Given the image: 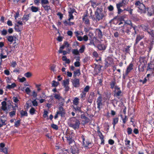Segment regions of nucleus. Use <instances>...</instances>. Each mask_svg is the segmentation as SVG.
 I'll list each match as a JSON object with an SVG mask.
<instances>
[{
	"instance_id": "obj_30",
	"label": "nucleus",
	"mask_w": 154,
	"mask_h": 154,
	"mask_svg": "<svg viewBox=\"0 0 154 154\" xmlns=\"http://www.w3.org/2000/svg\"><path fill=\"white\" fill-rule=\"evenodd\" d=\"M69 84V79H66L63 81L62 85L63 86L68 85Z\"/></svg>"
},
{
	"instance_id": "obj_52",
	"label": "nucleus",
	"mask_w": 154,
	"mask_h": 154,
	"mask_svg": "<svg viewBox=\"0 0 154 154\" xmlns=\"http://www.w3.org/2000/svg\"><path fill=\"white\" fill-rule=\"evenodd\" d=\"M35 110V109L32 107L29 110L30 113L32 115L34 113Z\"/></svg>"
},
{
	"instance_id": "obj_18",
	"label": "nucleus",
	"mask_w": 154,
	"mask_h": 154,
	"mask_svg": "<svg viewBox=\"0 0 154 154\" xmlns=\"http://www.w3.org/2000/svg\"><path fill=\"white\" fill-rule=\"evenodd\" d=\"M97 48L100 50H104L106 49V46L103 44L98 45Z\"/></svg>"
},
{
	"instance_id": "obj_17",
	"label": "nucleus",
	"mask_w": 154,
	"mask_h": 154,
	"mask_svg": "<svg viewBox=\"0 0 154 154\" xmlns=\"http://www.w3.org/2000/svg\"><path fill=\"white\" fill-rule=\"evenodd\" d=\"M148 12V14L149 16H151L154 14V10L153 8H147L146 11Z\"/></svg>"
},
{
	"instance_id": "obj_43",
	"label": "nucleus",
	"mask_w": 154,
	"mask_h": 154,
	"mask_svg": "<svg viewBox=\"0 0 154 154\" xmlns=\"http://www.w3.org/2000/svg\"><path fill=\"white\" fill-rule=\"evenodd\" d=\"M127 133L128 135H130L132 134V130L131 128H128L127 129Z\"/></svg>"
},
{
	"instance_id": "obj_54",
	"label": "nucleus",
	"mask_w": 154,
	"mask_h": 154,
	"mask_svg": "<svg viewBox=\"0 0 154 154\" xmlns=\"http://www.w3.org/2000/svg\"><path fill=\"white\" fill-rule=\"evenodd\" d=\"M108 10L109 11H112L114 10V7L113 6L111 5H110L108 7Z\"/></svg>"
},
{
	"instance_id": "obj_21",
	"label": "nucleus",
	"mask_w": 154,
	"mask_h": 154,
	"mask_svg": "<svg viewBox=\"0 0 154 154\" xmlns=\"http://www.w3.org/2000/svg\"><path fill=\"white\" fill-rule=\"evenodd\" d=\"M143 37L144 36L142 35L141 36L140 35H137L135 40V45L137 44L143 38Z\"/></svg>"
},
{
	"instance_id": "obj_7",
	"label": "nucleus",
	"mask_w": 154,
	"mask_h": 154,
	"mask_svg": "<svg viewBox=\"0 0 154 154\" xmlns=\"http://www.w3.org/2000/svg\"><path fill=\"white\" fill-rule=\"evenodd\" d=\"M124 5L121 2H119L116 4V8L118 10V13L119 14L122 12L123 11L120 8L123 6Z\"/></svg>"
},
{
	"instance_id": "obj_33",
	"label": "nucleus",
	"mask_w": 154,
	"mask_h": 154,
	"mask_svg": "<svg viewBox=\"0 0 154 154\" xmlns=\"http://www.w3.org/2000/svg\"><path fill=\"white\" fill-rule=\"evenodd\" d=\"M154 39H152V41H150L149 46V51H150L152 48L154 44Z\"/></svg>"
},
{
	"instance_id": "obj_38",
	"label": "nucleus",
	"mask_w": 154,
	"mask_h": 154,
	"mask_svg": "<svg viewBox=\"0 0 154 154\" xmlns=\"http://www.w3.org/2000/svg\"><path fill=\"white\" fill-rule=\"evenodd\" d=\"M124 11H128L130 14H132L133 9L130 8L128 7L127 8H125L124 9Z\"/></svg>"
},
{
	"instance_id": "obj_4",
	"label": "nucleus",
	"mask_w": 154,
	"mask_h": 154,
	"mask_svg": "<svg viewBox=\"0 0 154 154\" xmlns=\"http://www.w3.org/2000/svg\"><path fill=\"white\" fill-rule=\"evenodd\" d=\"M114 96L119 99H120V96L121 95L122 91L120 87L116 85L115 87V90L114 91Z\"/></svg>"
},
{
	"instance_id": "obj_50",
	"label": "nucleus",
	"mask_w": 154,
	"mask_h": 154,
	"mask_svg": "<svg viewBox=\"0 0 154 154\" xmlns=\"http://www.w3.org/2000/svg\"><path fill=\"white\" fill-rule=\"evenodd\" d=\"M130 47V46H128L125 48V51L126 53H129Z\"/></svg>"
},
{
	"instance_id": "obj_63",
	"label": "nucleus",
	"mask_w": 154,
	"mask_h": 154,
	"mask_svg": "<svg viewBox=\"0 0 154 154\" xmlns=\"http://www.w3.org/2000/svg\"><path fill=\"white\" fill-rule=\"evenodd\" d=\"M89 89V86L88 85L86 86V87L84 88V92H88Z\"/></svg>"
},
{
	"instance_id": "obj_19",
	"label": "nucleus",
	"mask_w": 154,
	"mask_h": 154,
	"mask_svg": "<svg viewBox=\"0 0 154 154\" xmlns=\"http://www.w3.org/2000/svg\"><path fill=\"white\" fill-rule=\"evenodd\" d=\"M42 6L43 8L44 9L45 11L48 12L50 10H51L50 5H48V4L42 5Z\"/></svg>"
},
{
	"instance_id": "obj_35",
	"label": "nucleus",
	"mask_w": 154,
	"mask_h": 154,
	"mask_svg": "<svg viewBox=\"0 0 154 154\" xmlns=\"http://www.w3.org/2000/svg\"><path fill=\"white\" fill-rule=\"evenodd\" d=\"M125 23L127 24L128 25H130L131 27L134 28V29H135V26H133L132 23L130 20H127L125 22Z\"/></svg>"
},
{
	"instance_id": "obj_49",
	"label": "nucleus",
	"mask_w": 154,
	"mask_h": 154,
	"mask_svg": "<svg viewBox=\"0 0 154 154\" xmlns=\"http://www.w3.org/2000/svg\"><path fill=\"white\" fill-rule=\"evenodd\" d=\"M0 151L3 152H4L5 154H8V149L6 148H5L4 149H1Z\"/></svg>"
},
{
	"instance_id": "obj_57",
	"label": "nucleus",
	"mask_w": 154,
	"mask_h": 154,
	"mask_svg": "<svg viewBox=\"0 0 154 154\" xmlns=\"http://www.w3.org/2000/svg\"><path fill=\"white\" fill-rule=\"evenodd\" d=\"M75 148L73 147V148H72L71 149V152L72 153V154H75V153H77V152L78 151V150H74V149Z\"/></svg>"
},
{
	"instance_id": "obj_58",
	"label": "nucleus",
	"mask_w": 154,
	"mask_h": 154,
	"mask_svg": "<svg viewBox=\"0 0 154 154\" xmlns=\"http://www.w3.org/2000/svg\"><path fill=\"white\" fill-rule=\"evenodd\" d=\"M108 143L109 144L112 145L114 143V141L113 140L110 139L109 140Z\"/></svg>"
},
{
	"instance_id": "obj_53",
	"label": "nucleus",
	"mask_w": 154,
	"mask_h": 154,
	"mask_svg": "<svg viewBox=\"0 0 154 154\" xmlns=\"http://www.w3.org/2000/svg\"><path fill=\"white\" fill-rule=\"evenodd\" d=\"M32 103L33 105L34 106H38V103L35 99L33 101H32Z\"/></svg>"
},
{
	"instance_id": "obj_12",
	"label": "nucleus",
	"mask_w": 154,
	"mask_h": 154,
	"mask_svg": "<svg viewBox=\"0 0 154 154\" xmlns=\"http://www.w3.org/2000/svg\"><path fill=\"white\" fill-rule=\"evenodd\" d=\"M81 117L83 121L85 122V123H88L90 121L89 119L84 114H81Z\"/></svg>"
},
{
	"instance_id": "obj_64",
	"label": "nucleus",
	"mask_w": 154,
	"mask_h": 154,
	"mask_svg": "<svg viewBox=\"0 0 154 154\" xmlns=\"http://www.w3.org/2000/svg\"><path fill=\"white\" fill-rule=\"evenodd\" d=\"M63 38V37L60 35L57 38V40L59 42H61L62 41Z\"/></svg>"
},
{
	"instance_id": "obj_8",
	"label": "nucleus",
	"mask_w": 154,
	"mask_h": 154,
	"mask_svg": "<svg viewBox=\"0 0 154 154\" xmlns=\"http://www.w3.org/2000/svg\"><path fill=\"white\" fill-rule=\"evenodd\" d=\"M97 134L98 136H99L101 140L100 144L104 145V137L103 136V135L102 133L100 131L99 128V129H97Z\"/></svg>"
},
{
	"instance_id": "obj_62",
	"label": "nucleus",
	"mask_w": 154,
	"mask_h": 154,
	"mask_svg": "<svg viewBox=\"0 0 154 154\" xmlns=\"http://www.w3.org/2000/svg\"><path fill=\"white\" fill-rule=\"evenodd\" d=\"M25 91L27 94H29L31 91L30 89L28 87H27L26 88Z\"/></svg>"
},
{
	"instance_id": "obj_20",
	"label": "nucleus",
	"mask_w": 154,
	"mask_h": 154,
	"mask_svg": "<svg viewBox=\"0 0 154 154\" xmlns=\"http://www.w3.org/2000/svg\"><path fill=\"white\" fill-rule=\"evenodd\" d=\"M139 62L142 65H146L147 64V61L145 58L144 57H141L139 59Z\"/></svg>"
},
{
	"instance_id": "obj_32",
	"label": "nucleus",
	"mask_w": 154,
	"mask_h": 154,
	"mask_svg": "<svg viewBox=\"0 0 154 154\" xmlns=\"http://www.w3.org/2000/svg\"><path fill=\"white\" fill-rule=\"evenodd\" d=\"M146 65H140L139 66L138 69L140 71L143 72L144 70V68L145 67Z\"/></svg>"
},
{
	"instance_id": "obj_46",
	"label": "nucleus",
	"mask_w": 154,
	"mask_h": 154,
	"mask_svg": "<svg viewBox=\"0 0 154 154\" xmlns=\"http://www.w3.org/2000/svg\"><path fill=\"white\" fill-rule=\"evenodd\" d=\"M99 30L98 33V37L100 38H101L102 36L103 35L102 34V32L101 31L100 29H98Z\"/></svg>"
},
{
	"instance_id": "obj_3",
	"label": "nucleus",
	"mask_w": 154,
	"mask_h": 154,
	"mask_svg": "<svg viewBox=\"0 0 154 154\" xmlns=\"http://www.w3.org/2000/svg\"><path fill=\"white\" fill-rule=\"evenodd\" d=\"M148 72L153 74L154 75V60L150 61L147 64L146 72Z\"/></svg>"
},
{
	"instance_id": "obj_31",
	"label": "nucleus",
	"mask_w": 154,
	"mask_h": 154,
	"mask_svg": "<svg viewBox=\"0 0 154 154\" xmlns=\"http://www.w3.org/2000/svg\"><path fill=\"white\" fill-rule=\"evenodd\" d=\"M80 70L79 69L75 71L74 72L73 74V77L75 78L76 77L77 75H80Z\"/></svg>"
},
{
	"instance_id": "obj_51",
	"label": "nucleus",
	"mask_w": 154,
	"mask_h": 154,
	"mask_svg": "<svg viewBox=\"0 0 154 154\" xmlns=\"http://www.w3.org/2000/svg\"><path fill=\"white\" fill-rule=\"evenodd\" d=\"M31 75L32 74L29 72H27L25 74V76L27 78H29L30 77Z\"/></svg>"
},
{
	"instance_id": "obj_34",
	"label": "nucleus",
	"mask_w": 154,
	"mask_h": 154,
	"mask_svg": "<svg viewBox=\"0 0 154 154\" xmlns=\"http://www.w3.org/2000/svg\"><path fill=\"white\" fill-rule=\"evenodd\" d=\"M41 4L42 5L48 4L49 3L48 0H40Z\"/></svg>"
},
{
	"instance_id": "obj_15",
	"label": "nucleus",
	"mask_w": 154,
	"mask_h": 154,
	"mask_svg": "<svg viewBox=\"0 0 154 154\" xmlns=\"http://www.w3.org/2000/svg\"><path fill=\"white\" fill-rule=\"evenodd\" d=\"M73 109L75 110V112L76 113H78L79 114V112H80L81 113L83 112L81 110V107L77 106V105L74 106Z\"/></svg>"
},
{
	"instance_id": "obj_22",
	"label": "nucleus",
	"mask_w": 154,
	"mask_h": 154,
	"mask_svg": "<svg viewBox=\"0 0 154 154\" xmlns=\"http://www.w3.org/2000/svg\"><path fill=\"white\" fill-rule=\"evenodd\" d=\"M70 20H69L68 19L67 20H66L64 22V24L65 25L67 26H71L73 25L74 23L70 22Z\"/></svg>"
},
{
	"instance_id": "obj_2",
	"label": "nucleus",
	"mask_w": 154,
	"mask_h": 154,
	"mask_svg": "<svg viewBox=\"0 0 154 154\" xmlns=\"http://www.w3.org/2000/svg\"><path fill=\"white\" fill-rule=\"evenodd\" d=\"M135 6L138 8V11L141 13H145L146 12V8L145 5L140 1H137L134 3Z\"/></svg>"
},
{
	"instance_id": "obj_45",
	"label": "nucleus",
	"mask_w": 154,
	"mask_h": 154,
	"mask_svg": "<svg viewBox=\"0 0 154 154\" xmlns=\"http://www.w3.org/2000/svg\"><path fill=\"white\" fill-rule=\"evenodd\" d=\"M66 139L67 140L69 141V144L71 143L73 141L72 138L71 137H70L69 136L67 137Z\"/></svg>"
},
{
	"instance_id": "obj_24",
	"label": "nucleus",
	"mask_w": 154,
	"mask_h": 154,
	"mask_svg": "<svg viewBox=\"0 0 154 154\" xmlns=\"http://www.w3.org/2000/svg\"><path fill=\"white\" fill-rule=\"evenodd\" d=\"M54 97L55 99L58 100H63V98L60 96V94H54Z\"/></svg>"
},
{
	"instance_id": "obj_55",
	"label": "nucleus",
	"mask_w": 154,
	"mask_h": 154,
	"mask_svg": "<svg viewBox=\"0 0 154 154\" xmlns=\"http://www.w3.org/2000/svg\"><path fill=\"white\" fill-rule=\"evenodd\" d=\"M51 127L53 129H55L56 130H57L58 129V127L56 125L53 124L51 125Z\"/></svg>"
},
{
	"instance_id": "obj_23",
	"label": "nucleus",
	"mask_w": 154,
	"mask_h": 154,
	"mask_svg": "<svg viewBox=\"0 0 154 154\" xmlns=\"http://www.w3.org/2000/svg\"><path fill=\"white\" fill-rule=\"evenodd\" d=\"M69 46V44L67 42L65 41L64 42L63 45L60 46V48L64 49L65 47L68 48Z\"/></svg>"
},
{
	"instance_id": "obj_14",
	"label": "nucleus",
	"mask_w": 154,
	"mask_h": 154,
	"mask_svg": "<svg viewBox=\"0 0 154 154\" xmlns=\"http://www.w3.org/2000/svg\"><path fill=\"white\" fill-rule=\"evenodd\" d=\"M151 35L152 39H154V29H145Z\"/></svg>"
},
{
	"instance_id": "obj_13",
	"label": "nucleus",
	"mask_w": 154,
	"mask_h": 154,
	"mask_svg": "<svg viewBox=\"0 0 154 154\" xmlns=\"http://www.w3.org/2000/svg\"><path fill=\"white\" fill-rule=\"evenodd\" d=\"M122 32H125L126 33H127V34L128 35L131 34L132 35H135L136 34V31H135V29H134V31L133 32H131L130 31V29H126L125 31L124 29H122Z\"/></svg>"
},
{
	"instance_id": "obj_44",
	"label": "nucleus",
	"mask_w": 154,
	"mask_h": 154,
	"mask_svg": "<svg viewBox=\"0 0 154 154\" xmlns=\"http://www.w3.org/2000/svg\"><path fill=\"white\" fill-rule=\"evenodd\" d=\"M8 40L9 42H12L14 40L13 37L12 36H8Z\"/></svg>"
},
{
	"instance_id": "obj_28",
	"label": "nucleus",
	"mask_w": 154,
	"mask_h": 154,
	"mask_svg": "<svg viewBox=\"0 0 154 154\" xmlns=\"http://www.w3.org/2000/svg\"><path fill=\"white\" fill-rule=\"evenodd\" d=\"M116 82L115 80L112 81L110 83V86L111 88L113 89V88H115V87L116 86Z\"/></svg>"
},
{
	"instance_id": "obj_11",
	"label": "nucleus",
	"mask_w": 154,
	"mask_h": 154,
	"mask_svg": "<svg viewBox=\"0 0 154 154\" xmlns=\"http://www.w3.org/2000/svg\"><path fill=\"white\" fill-rule=\"evenodd\" d=\"M100 11V12L99 13L98 11H97V19L98 20L102 19L104 16L103 12L102 11Z\"/></svg>"
},
{
	"instance_id": "obj_6",
	"label": "nucleus",
	"mask_w": 154,
	"mask_h": 154,
	"mask_svg": "<svg viewBox=\"0 0 154 154\" xmlns=\"http://www.w3.org/2000/svg\"><path fill=\"white\" fill-rule=\"evenodd\" d=\"M59 111L57 112V114L60 115L61 117H64L65 116V110L61 106H59Z\"/></svg>"
},
{
	"instance_id": "obj_36",
	"label": "nucleus",
	"mask_w": 154,
	"mask_h": 154,
	"mask_svg": "<svg viewBox=\"0 0 154 154\" xmlns=\"http://www.w3.org/2000/svg\"><path fill=\"white\" fill-rule=\"evenodd\" d=\"M16 86V85L14 83H13L11 85H8L6 87L8 89H10Z\"/></svg>"
},
{
	"instance_id": "obj_39",
	"label": "nucleus",
	"mask_w": 154,
	"mask_h": 154,
	"mask_svg": "<svg viewBox=\"0 0 154 154\" xmlns=\"http://www.w3.org/2000/svg\"><path fill=\"white\" fill-rule=\"evenodd\" d=\"M75 12V9L74 8H69V11H68L69 14H72L73 13Z\"/></svg>"
},
{
	"instance_id": "obj_41",
	"label": "nucleus",
	"mask_w": 154,
	"mask_h": 154,
	"mask_svg": "<svg viewBox=\"0 0 154 154\" xmlns=\"http://www.w3.org/2000/svg\"><path fill=\"white\" fill-rule=\"evenodd\" d=\"M79 99L77 98H75L73 100V104L75 106L77 105L79 103Z\"/></svg>"
},
{
	"instance_id": "obj_26",
	"label": "nucleus",
	"mask_w": 154,
	"mask_h": 154,
	"mask_svg": "<svg viewBox=\"0 0 154 154\" xmlns=\"http://www.w3.org/2000/svg\"><path fill=\"white\" fill-rule=\"evenodd\" d=\"M113 122L112 124L113 125V128H114L118 122L119 118L117 117L113 118Z\"/></svg>"
},
{
	"instance_id": "obj_40",
	"label": "nucleus",
	"mask_w": 154,
	"mask_h": 154,
	"mask_svg": "<svg viewBox=\"0 0 154 154\" xmlns=\"http://www.w3.org/2000/svg\"><path fill=\"white\" fill-rule=\"evenodd\" d=\"M20 124V120H18L15 122L14 126L16 127H17Z\"/></svg>"
},
{
	"instance_id": "obj_48",
	"label": "nucleus",
	"mask_w": 154,
	"mask_h": 154,
	"mask_svg": "<svg viewBox=\"0 0 154 154\" xmlns=\"http://www.w3.org/2000/svg\"><path fill=\"white\" fill-rule=\"evenodd\" d=\"M16 114V112L15 111H11L9 112V115L10 117H12L14 116Z\"/></svg>"
},
{
	"instance_id": "obj_47",
	"label": "nucleus",
	"mask_w": 154,
	"mask_h": 154,
	"mask_svg": "<svg viewBox=\"0 0 154 154\" xmlns=\"http://www.w3.org/2000/svg\"><path fill=\"white\" fill-rule=\"evenodd\" d=\"M97 104V108L100 110V109L102 108L103 104L102 102H98Z\"/></svg>"
},
{
	"instance_id": "obj_25",
	"label": "nucleus",
	"mask_w": 154,
	"mask_h": 154,
	"mask_svg": "<svg viewBox=\"0 0 154 154\" xmlns=\"http://www.w3.org/2000/svg\"><path fill=\"white\" fill-rule=\"evenodd\" d=\"M31 10L34 12H37L39 10L38 7H35L34 6H32L31 7Z\"/></svg>"
},
{
	"instance_id": "obj_5",
	"label": "nucleus",
	"mask_w": 154,
	"mask_h": 154,
	"mask_svg": "<svg viewBox=\"0 0 154 154\" xmlns=\"http://www.w3.org/2000/svg\"><path fill=\"white\" fill-rule=\"evenodd\" d=\"M134 64L132 63L129 64L125 72V75H128L131 70L133 69Z\"/></svg>"
},
{
	"instance_id": "obj_27",
	"label": "nucleus",
	"mask_w": 154,
	"mask_h": 154,
	"mask_svg": "<svg viewBox=\"0 0 154 154\" xmlns=\"http://www.w3.org/2000/svg\"><path fill=\"white\" fill-rule=\"evenodd\" d=\"M29 14H24L22 18V20L25 21H27L29 20Z\"/></svg>"
},
{
	"instance_id": "obj_16",
	"label": "nucleus",
	"mask_w": 154,
	"mask_h": 154,
	"mask_svg": "<svg viewBox=\"0 0 154 154\" xmlns=\"http://www.w3.org/2000/svg\"><path fill=\"white\" fill-rule=\"evenodd\" d=\"M88 15L86 14H84L82 19L84 21L85 23L87 24H88L89 23V20L87 18Z\"/></svg>"
},
{
	"instance_id": "obj_60",
	"label": "nucleus",
	"mask_w": 154,
	"mask_h": 154,
	"mask_svg": "<svg viewBox=\"0 0 154 154\" xmlns=\"http://www.w3.org/2000/svg\"><path fill=\"white\" fill-rule=\"evenodd\" d=\"M17 64L16 61H12L11 63V66L13 67H15L17 65Z\"/></svg>"
},
{
	"instance_id": "obj_61",
	"label": "nucleus",
	"mask_w": 154,
	"mask_h": 154,
	"mask_svg": "<svg viewBox=\"0 0 154 154\" xmlns=\"http://www.w3.org/2000/svg\"><path fill=\"white\" fill-rule=\"evenodd\" d=\"M124 5H126L128 4V2L127 0H122V1L121 2Z\"/></svg>"
},
{
	"instance_id": "obj_1",
	"label": "nucleus",
	"mask_w": 154,
	"mask_h": 154,
	"mask_svg": "<svg viewBox=\"0 0 154 154\" xmlns=\"http://www.w3.org/2000/svg\"><path fill=\"white\" fill-rule=\"evenodd\" d=\"M68 123L69 127L75 130L79 128L80 124L79 120L75 117L70 118L68 120Z\"/></svg>"
},
{
	"instance_id": "obj_59",
	"label": "nucleus",
	"mask_w": 154,
	"mask_h": 154,
	"mask_svg": "<svg viewBox=\"0 0 154 154\" xmlns=\"http://www.w3.org/2000/svg\"><path fill=\"white\" fill-rule=\"evenodd\" d=\"M57 15L59 17V18L60 20H62V19L63 15L61 13H58Z\"/></svg>"
},
{
	"instance_id": "obj_42",
	"label": "nucleus",
	"mask_w": 154,
	"mask_h": 154,
	"mask_svg": "<svg viewBox=\"0 0 154 154\" xmlns=\"http://www.w3.org/2000/svg\"><path fill=\"white\" fill-rule=\"evenodd\" d=\"M60 102L59 103V106L62 107L63 106L64 103V99L63 98V100H59Z\"/></svg>"
},
{
	"instance_id": "obj_56",
	"label": "nucleus",
	"mask_w": 154,
	"mask_h": 154,
	"mask_svg": "<svg viewBox=\"0 0 154 154\" xmlns=\"http://www.w3.org/2000/svg\"><path fill=\"white\" fill-rule=\"evenodd\" d=\"M72 53L75 55H78L79 54V52L77 49H74L72 51Z\"/></svg>"
},
{
	"instance_id": "obj_10",
	"label": "nucleus",
	"mask_w": 154,
	"mask_h": 154,
	"mask_svg": "<svg viewBox=\"0 0 154 154\" xmlns=\"http://www.w3.org/2000/svg\"><path fill=\"white\" fill-rule=\"evenodd\" d=\"M7 103L5 101H3L2 102V106L1 107V109L3 110V111H5L6 112V113H7L8 112L7 111H8V109L7 106Z\"/></svg>"
},
{
	"instance_id": "obj_29",
	"label": "nucleus",
	"mask_w": 154,
	"mask_h": 154,
	"mask_svg": "<svg viewBox=\"0 0 154 154\" xmlns=\"http://www.w3.org/2000/svg\"><path fill=\"white\" fill-rule=\"evenodd\" d=\"M20 114L21 117L24 116H28V114L27 112L24 111L23 110H21L20 111Z\"/></svg>"
},
{
	"instance_id": "obj_9",
	"label": "nucleus",
	"mask_w": 154,
	"mask_h": 154,
	"mask_svg": "<svg viewBox=\"0 0 154 154\" xmlns=\"http://www.w3.org/2000/svg\"><path fill=\"white\" fill-rule=\"evenodd\" d=\"M72 82L73 86L75 87H79V80L78 79H77L75 78L72 80Z\"/></svg>"
},
{
	"instance_id": "obj_37",
	"label": "nucleus",
	"mask_w": 154,
	"mask_h": 154,
	"mask_svg": "<svg viewBox=\"0 0 154 154\" xmlns=\"http://www.w3.org/2000/svg\"><path fill=\"white\" fill-rule=\"evenodd\" d=\"M52 82V87H57L59 84V82H56L54 80Z\"/></svg>"
}]
</instances>
